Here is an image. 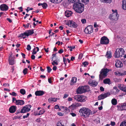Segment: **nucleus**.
<instances>
[{"label":"nucleus","instance_id":"obj_50","mask_svg":"<svg viewBox=\"0 0 126 126\" xmlns=\"http://www.w3.org/2000/svg\"><path fill=\"white\" fill-rule=\"evenodd\" d=\"M57 126H64L63 125L62 123L59 122L57 123Z\"/></svg>","mask_w":126,"mask_h":126},{"label":"nucleus","instance_id":"obj_58","mask_svg":"<svg viewBox=\"0 0 126 126\" xmlns=\"http://www.w3.org/2000/svg\"><path fill=\"white\" fill-rule=\"evenodd\" d=\"M97 23L95 22L94 23V28H95L97 27H99V25L97 24Z\"/></svg>","mask_w":126,"mask_h":126},{"label":"nucleus","instance_id":"obj_47","mask_svg":"<svg viewBox=\"0 0 126 126\" xmlns=\"http://www.w3.org/2000/svg\"><path fill=\"white\" fill-rule=\"evenodd\" d=\"M54 100V98H49L48 99V101L49 103H51L52 101Z\"/></svg>","mask_w":126,"mask_h":126},{"label":"nucleus","instance_id":"obj_63","mask_svg":"<svg viewBox=\"0 0 126 126\" xmlns=\"http://www.w3.org/2000/svg\"><path fill=\"white\" fill-rule=\"evenodd\" d=\"M31 57L32 59L34 60L35 59V56L34 55H32Z\"/></svg>","mask_w":126,"mask_h":126},{"label":"nucleus","instance_id":"obj_2","mask_svg":"<svg viewBox=\"0 0 126 126\" xmlns=\"http://www.w3.org/2000/svg\"><path fill=\"white\" fill-rule=\"evenodd\" d=\"M73 7L76 12L77 13L81 14L83 11L84 6L82 3H76L74 4Z\"/></svg>","mask_w":126,"mask_h":126},{"label":"nucleus","instance_id":"obj_35","mask_svg":"<svg viewBox=\"0 0 126 126\" xmlns=\"http://www.w3.org/2000/svg\"><path fill=\"white\" fill-rule=\"evenodd\" d=\"M42 6L43 8L44 9H46L47 7V5L46 3H42Z\"/></svg>","mask_w":126,"mask_h":126},{"label":"nucleus","instance_id":"obj_44","mask_svg":"<svg viewBox=\"0 0 126 126\" xmlns=\"http://www.w3.org/2000/svg\"><path fill=\"white\" fill-rule=\"evenodd\" d=\"M72 2L74 3H79L80 2L79 0H72Z\"/></svg>","mask_w":126,"mask_h":126},{"label":"nucleus","instance_id":"obj_23","mask_svg":"<svg viewBox=\"0 0 126 126\" xmlns=\"http://www.w3.org/2000/svg\"><path fill=\"white\" fill-rule=\"evenodd\" d=\"M57 53L55 54H53L52 55V61H58L59 60L57 58V57L56 56V54Z\"/></svg>","mask_w":126,"mask_h":126},{"label":"nucleus","instance_id":"obj_14","mask_svg":"<svg viewBox=\"0 0 126 126\" xmlns=\"http://www.w3.org/2000/svg\"><path fill=\"white\" fill-rule=\"evenodd\" d=\"M0 8L1 10L6 11L8 10V7L7 5L4 4L0 5Z\"/></svg>","mask_w":126,"mask_h":126},{"label":"nucleus","instance_id":"obj_54","mask_svg":"<svg viewBox=\"0 0 126 126\" xmlns=\"http://www.w3.org/2000/svg\"><path fill=\"white\" fill-rule=\"evenodd\" d=\"M115 122H114L111 121L110 125L112 126H114L115 125Z\"/></svg>","mask_w":126,"mask_h":126},{"label":"nucleus","instance_id":"obj_20","mask_svg":"<svg viewBox=\"0 0 126 126\" xmlns=\"http://www.w3.org/2000/svg\"><path fill=\"white\" fill-rule=\"evenodd\" d=\"M9 61L10 64L12 65L15 64L14 60L12 58H11V55L9 57Z\"/></svg>","mask_w":126,"mask_h":126},{"label":"nucleus","instance_id":"obj_1","mask_svg":"<svg viewBox=\"0 0 126 126\" xmlns=\"http://www.w3.org/2000/svg\"><path fill=\"white\" fill-rule=\"evenodd\" d=\"M80 115L85 118L88 117L90 114L92 115L94 114L95 112H93L87 108L82 107L79 110Z\"/></svg>","mask_w":126,"mask_h":126},{"label":"nucleus","instance_id":"obj_33","mask_svg":"<svg viewBox=\"0 0 126 126\" xmlns=\"http://www.w3.org/2000/svg\"><path fill=\"white\" fill-rule=\"evenodd\" d=\"M45 111L44 109H42L39 111V112L38 114V115H40L43 114L45 112Z\"/></svg>","mask_w":126,"mask_h":126},{"label":"nucleus","instance_id":"obj_28","mask_svg":"<svg viewBox=\"0 0 126 126\" xmlns=\"http://www.w3.org/2000/svg\"><path fill=\"white\" fill-rule=\"evenodd\" d=\"M50 2L55 3H60L63 0H49Z\"/></svg>","mask_w":126,"mask_h":126},{"label":"nucleus","instance_id":"obj_55","mask_svg":"<svg viewBox=\"0 0 126 126\" xmlns=\"http://www.w3.org/2000/svg\"><path fill=\"white\" fill-rule=\"evenodd\" d=\"M81 22L83 24H84L86 23V20L85 19H83L81 20Z\"/></svg>","mask_w":126,"mask_h":126},{"label":"nucleus","instance_id":"obj_30","mask_svg":"<svg viewBox=\"0 0 126 126\" xmlns=\"http://www.w3.org/2000/svg\"><path fill=\"white\" fill-rule=\"evenodd\" d=\"M100 1L104 3H110L112 1V0H100Z\"/></svg>","mask_w":126,"mask_h":126},{"label":"nucleus","instance_id":"obj_49","mask_svg":"<svg viewBox=\"0 0 126 126\" xmlns=\"http://www.w3.org/2000/svg\"><path fill=\"white\" fill-rule=\"evenodd\" d=\"M26 49L28 51L30 50L31 49V46L29 45H28L27 46Z\"/></svg>","mask_w":126,"mask_h":126},{"label":"nucleus","instance_id":"obj_22","mask_svg":"<svg viewBox=\"0 0 126 126\" xmlns=\"http://www.w3.org/2000/svg\"><path fill=\"white\" fill-rule=\"evenodd\" d=\"M77 81V78L75 77H73L72 78L70 83L71 85H74L76 83Z\"/></svg>","mask_w":126,"mask_h":126},{"label":"nucleus","instance_id":"obj_4","mask_svg":"<svg viewBox=\"0 0 126 126\" xmlns=\"http://www.w3.org/2000/svg\"><path fill=\"white\" fill-rule=\"evenodd\" d=\"M112 11L113 13L110 14L109 16V18L111 20H117L118 19L119 15L118 14L117 10H116L114 11L113 10H112Z\"/></svg>","mask_w":126,"mask_h":126},{"label":"nucleus","instance_id":"obj_16","mask_svg":"<svg viewBox=\"0 0 126 126\" xmlns=\"http://www.w3.org/2000/svg\"><path fill=\"white\" fill-rule=\"evenodd\" d=\"M45 92L43 91H37L35 92V94L36 96H41L45 94Z\"/></svg>","mask_w":126,"mask_h":126},{"label":"nucleus","instance_id":"obj_13","mask_svg":"<svg viewBox=\"0 0 126 126\" xmlns=\"http://www.w3.org/2000/svg\"><path fill=\"white\" fill-rule=\"evenodd\" d=\"M115 66L117 68L121 67L123 66V63L121 61L117 60L116 61Z\"/></svg>","mask_w":126,"mask_h":126},{"label":"nucleus","instance_id":"obj_64","mask_svg":"<svg viewBox=\"0 0 126 126\" xmlns=\"http://www.w3.org/2000/svg\"><path fill=\"white\" fill-rule=\"evenodd\" d=\"M57 114L60 116H63V114L61 112H57Z\"/></svg>","mask_w":126,"mask_h":126},{"label":"nucleus","instance_id":"obj_6","mask_svg":"<svg viewBox=\"0 0 126 126\" xmlns=\"http://www.w3.org/2000/svg\"><path fill=\"white\" fill-rule=\"evenodd\" d=\"M75 99L78 102H84L87 99V97L82 95H77L74 96Z\"/></svg>","mask_w":126,"mask_h":126},{"label":"nucleus","instance_id":"obj_39","mask_svg":"<svg viewBox=\"0 0 126 126\" xmlns=\"http://www.w3.org/2000/svg\"><path fill=\"white\" fill-rule=\"evenodd\" d=\"M82 2L85 3V4H87L89 2V0H81Z\"/></svg>","mask_w":126,"mask_h":126},{"label":"nucleus","instance_id":"obj_61","mask_svg":"<svg viewBox=\"0 0 126 126\" xmlns=\"http://www.w3.org/2000/svg\"><path fill=\"white\" fill-rule=\"evenodd\" d=\"M100 90L101 91H104V88L102 86H101L100 88Z\"/></svg>","mask_w":126,"mask_h":126},{"label":"nucleus","instance_id":"obj_12","mask_svg":"<svg viewBox=\"0 0 126 126\" xmlns=\"http://www.w3.org/2000/svg\"><path fill=\"white\" fill-rule=\"evenodd\" d=\"M117 51H118V53H119V55L118 56L117 54H116V57H122L123 56V55H124L125 51L124 50V49L123 48H118V50Z\"/></svg>","mask_w":126,"mask_h":126},{"label":"nucleus","instance_id":"obj_57","mask_svg":"<svg viewBox=\"0 0 126 126\" xmlns=\"http://www.w3.org/2000/svg\"><path fill=\"white\" fill-rule=\"evenodd\" d=\"M69 95L68 94H64V96L63 97V98L64 99L65 98H66L68 97V96Z\"/></svg>","mask_w":126,"mask_h":126},{"label":"nucleus","instance_id":"obj_32","mask_svg":"<svg viewBox=\"0 0 126 126\" xmlns=\"http://www.w3.org/2000/svg\"><path fill=\"white\" fill-rule=\"evenodd\" d=\"M122 107H123L122 104L117 106V107L119 110H123V108Z\"/></svg>","mask_w":126,"mask_h":126},{"label":"nucleus","instance_id":"obj_45","mask_svg":"<svg viewBox=\"0 0 126 126\" xmlns=\"http://www.w3.org/2000/svg\"><path fill=\"white\" fill-rule=\"evenodd\" d=\"M9 94L14 96H16L17 95V94L14 92H13L12 93H10Z\"/></svg>","mask_w":126,"mask_h":126},{"label":"nucleus","instance_id":"obj_19","mask_svg":"<svg viewBox=\"0 0 126 126\" xmlns=\"http://www.w3.org/2000/svg\"><path fill=\"white\" fill-rule=\"evenodd\" d=\"M77 92L78 94H81L84 93L82 86L79 87L77 90Z\"/></svg>","mask_w":126,"mask_h":126},{"label":"nucleus","instance_id":"obj_18","mask_svg":"<svg viewBox=\"0 0 126 126\" xmlns=\"http://www.w3.org/2000/svg\"><path fill=\"white\" fill-rule=\"evenodd\" d=\"M82 86L84 93L89 91L90 87L88 85Z\"/></svg>","mask_w":126,"mask_h":126},{"label":"nucleus","instance_id":"obj_27","mask_svg":"<svg viewBox=\"0 0 126 126\" xmlns=\"http://www.w3.org/2000/svg\"><path fill=\"white\" fill-rule=\"evenodd\" d=\"M106 56L108 59H110L112 57L111 52L110 51H107Z\"/></svg>","mask_w":126,"mask_h":126},{"label":"nucleus","instance_id":"obj_36","mask_svg":"<svg viewBox=\"0 0 126 126\" xmlns=\"http://www.w3.org/2000/svg\"><path fill=\"white\" fill-rule=\"evenodd\" d=\"M118 50V48H117L116 49V50L115 51V53H114V57L115 58H118L119 57H116V54H117V55H119V53H118V51H117Z\"/></svg>","mask_w":126,"mask_h":126},{"label":"nucleus","instance_id":"obj_38","mask_svg":"<svg viewBox=\"0 0 126 126\" xmlns=\"http://www.w3.org/2000/svg\"><path fill=\"white\" fill-rule=\"evenodd\" d=\"M122 108H123V110H126V103L122 104Z\"/></svg>","mask_w":126,"mask_h":126},{"label":"nucleus","instance_id":"obj_3","mask_svg":"<svg viewBox=\"0 0 126 126\" xmlns=\"http://www.w3.org/2000/svg\"><path fill=\"white\" fill-rule=\"evenodd\" d=\"M109 71V70L107 68L102 69L100 72L99 79L102 80L103 78H105L107 76V73Z\"/></svg>","mask_w":126,"mask_h":126},{"label":"nucleus","instance_id":"obj_24","mask_svg":"<svg viewBox=\"0 0 126 126\" xmlns=\"http://www.w3.org/2000/svg\"><path fill=\"white\" fill-rule=\"evenodd\" d=\"M122 7L123 9L126 10V0H122Z\"/></svg>","mask_w":126,"mask_h":126},{"label":"nucleus","instance_id":"obj_43","mask_svg":"<svg viewBox=\"0 0 126 126\" xmlns=\"http://www.w3.org/2000/svg\"><path fill=\"white\" fill-rule=\"evenodd\" d=\"M30 24V23H28L26 24H23V26L25 28H28L29 26V25Z\"/></svg>","mask_w":126,"mask_h":126},{"label":"nucleus","instance_id":"obj_17","mask_svg":"<svg viewBox=\"0 0 126 126\" xmlns=\"http://www.w3.org/2000/svg\"><path fill=\"white\" fill-rule=\"evenodd\" d=\"M15 103L16 105H22L25 104V102L22 100H16V102Z\"/></svg>","mask_w":126,"mask_h":126},{"label":"nucleus","instance_id":"obj_5","mask_svg":"<svg viewBox=\"0 0 126 126\" xmlns=\"http://www.w3.org/2000/svg\"><path fill=\"white\" fill-rule=\"evenodd\" d=\"M33 30H30L26 31L25 32L19 35V37L22 38L23 39L26 38V36L28 37L29 35H32L34 33Z\"/></svg>","mask_w":126,"mask_h":126},{"label":"nucleus","instance_id":"obj_42","mask_svg":"<svg viewBox=\"0 0 126 126\" xmlns=\"http://www.w3.org/2000/svg\"><path fill=\"white\" fill-rule=\"evenodd\" d=\"M66 59L65 58L63 57V62H64V63L65 64V66H66V64H67V62L66 61Z\"/></svg>","mask_w":126,"mask_h":126},{"label":"nucleus","instance_id":"obj_34","mask_svg":"<svg viewBox=\"0 0 126 126\" xmlns=\"http://www.w3.org/2000/svg\"><path fill=\"white\" fill-rule=\"evenodd\" d=\"M20 93L23 95L25 94L26 91L24 89H21L20 90Z\"/></svg>","mask_w":126,"mask_h":126},{"label":"nucleus","instance_id":"obj_59","mask_svg":"<svg viewBox=\"0 0 126 126\" xmlns=\"http://www.w3.org/2000/svg\"><path fill=\"white\" fill-rule=\"evenodd\" d=\"M70 113L73 117L75 116L76 115V114L73 112Z\"/></svg>","mask_w":126,"mask_h":126},{"label":"nucleus","instance_id":"obj_40","mask_svg":"<svg viewBox=\"0 0 126 126\" xmlns=\"http://www.w3.org/2000/svg\"><path fill=\"white\" fill-rule=\"evenodd\" d=\"M28 69L27 68H25L23 70V72L24 75H25L27 73Z\"/></svg>","mask_w":126,"mask_h":126},{"label":"nucleus","instance_id":"obj_15","mask_svg":"<svg viewBox=\"0 0 126 126\" xmlns=\"http://www.w3.org/2000/svg\"><path fill=\"white\" fill-rule=\"evenodd\" d=\"M16 107L15 106H12L9 108V111L10 113H14L16 111Z\"/></svg>","mask_w":126,"mask_h":126},{"label":"nucleus","instance_id":"obj_37","mask_svg":"<svg viewBox=\"0 0 126 126\" xmlns=\"http://www.w3.org/2000/svg\"><path fill=\"white\" fill-rule=\"evenodd\" d=\"M120 126H126V121L122 122Z\"/></svg>","mask_w":126,"mask_h":126},{"label":"nucleus","instance_id":"obj_53","mask_svg":"<svg viewBox=\"0 0 126 126\" xmlns=\"http://www.w3.org/2000/svg\"><path fill=\"white\" fill-rule=\"evenodd\" d=\"M63 50L62 49H61L59 50L58 52L60 54H61L63 52Z\"/></svg>","mask_w":126,"mask_h":126},{"label":"nucleus","instance_id":"obj_7","mask_svg":"<svg viewBox=\"0 0 126 126\" xmlns=\"http://www.w3.org/2000/svg\"><path fill=\"white\" fill-rule=\"evenodd\" d=\"M32 106L30 105H26L23 107L21 110V113H24L28 112L30 111Z\"/></svg>","mask_w":126,"mask_h":126},{"label":"nucleus","instance_id":"obj_60","mask_svg":"<svg viewBox=\"0 0 126 126\" xmlns=\"http://www.w3.org/2000/svg\"><path fill=\"white\" fill-rule=\"evenodd\" d=\"M3 86L4 87H6V86H9V84L8 83H4L3 84Z\"/></svg>","mask_w":126,"mask_h":126},{"label":"nucleus","instance_id":"obj_31","mask_svg":"<svg viewBox=\"0 0 126 126\" xmlns=\"http://www.w3.org/2000/svg\"><path fill=\"white\" fill-rule=\"evenodd\" d=\"M112 104L114 105H116L117 104V101L115 98L112 99L111 101Z\"/></svg>","mask_w":126,"mask_h":126},{"label":"nucleus","instance_id":"obj_51","mask_svg":"<svg viewBox=\"0 0 126 126\" xmlns=\"http://www.w3.org/2000/svg\"><path fill=\"white\" fill-rule=\"evenodd\" d=\"M83 56V54L82 53H80L78 59H81L82 57Z\"/></svg>","mask_w":126,"mask_h":126},{"label":"nucleus","instance_id":"obj_21","mask_svg":"<svg viewBox=\"0 0 126 126\" xmlns=\"http://www.w3.org/2000/svg\"><path fill=\"white\" fill-rule=\"evenodd\" d=\"M72 14V12L68 10H66L65 12V16L67 17H69L71 16Z\"/></svg>","mask_w":126,"mask_h":126},{"label":"nucleus","instance_id":"obj_56","mask_svg":"<svg viewBox=\"0 0 126 126\" xmlns=\"http://www.w3.org/2000/svg\"><path fill=\"white\" fill-rule=\"evenodd\" d=\"M59 106L58 105H56L54 106V108L56 109H59Z\"/></svg>","mask_w":126,"mask_h":126},{"label":"nucleus","instance_id":"obj_29","mask_svg":"<svg viewBox=\"0 0 126 126\" xmlns=\"http://www.w3.org/2000/svg\"><path fill=\"white\" fill-rule=\"evenodd\" d=\"M110 79L107 78L104 79L103 81V82L105 84H110Z\"/></svg>","mask_w":126,"mask_h":126},{"label":"nucleus","instance_id":"obj_25","mask_svg":"<svg viewBox=\"0 0 126 126\" xmlns=\"http://www.w3.org/2000/svg\"><path fill=\"white\" fill-rule=\"evenodd\" d=\"M89 83L91 84L92 85V86L94 87L96 86L98 84V83L97 82L94 81H93L90 80L89 81Z\"/></svg>","mask_w":126,"mask_h":126},{"label":"nucleus","instance_id":"obj_9","mask_svg":"<svg viewBox=\"0 0 126 126\" xmlns=\"http://www.w3.org/2000/svg\"><path fill=\"white\" fill-rule=\"evenodd\" d=\"M93 29L92 26L89 25L86 28L84 32L86 34H90L93 32Z\"/></svg>","mask_w":126,"mask_h":126},{"label":"nucleus","instance_id":"obj_46","mask_svg":"<svg viewBox=\"0 0 126 126\" xmlns=\"http://www.w3.org/2000/svg\"><path fill=\"white\" fill-rule=\"evenodd\" d=\"M57 61H53V62H52V64L53 65H54L55 64L56 65H58V63L57 62Z\"/></svg>","mask_w":126,"mask_h":126},{"label":"nucleus","instance_id":"obj_41","mask_svg":"<svg viewBox=\"0 0 126 126\" xmlns=\"http://www.w3.org/2000/svg\"><path fill=\"white\" fill-rule=\"evenodd\" d=\"M47 68L48 73L50 72L52 70V69L49 66H47Z\"/></svg>","mask_w":126,"mask_h":126},{"label":"nucleus","instance_id":"obj_62","mask_svg":"<svg viewBox=\"0 0 126 126\" xmlns=\"http://www.w3.org/2000/svg\"><path fill=\"white\" fill-rule=\"evenodd\" d=\"M48 49H49V48L48 47H47V49L45 48H44V50L47 53L48 52V51H49Z\"/></svg>","mask_w":126,"mask_h":126},{"label":"nucleus","instance_id":"obj_26","mask_svg":"<svg viewBox=\"0 0 126 126\" xmlns=\"http://www.w3.org/2000/svg\"><path fill=\"white\" fill-rule=\"evenodd\" d=\"M119 90H118L116 87H114L113 90V93L114 94H116L117 93L119 92Z\"/></svg>","mask_w":126,"mask_h":126},{"label":"nucleus","instance_id":"obj_8","mask_svg":"<svg viewBox=\"0 0 126 126\" xmlns=\"http://www.w3.org/2000/svg\"><path fill=\"white\" fill-rule=\"evenodd\" d=\"M109 42V40L106 37L104 36L101 38L100 40V43L101 44H108Z\"/></svg>","mask_w":126,"mask_h":126},{"label":"nucleus","instance_id":"obj_10","mask_svg":"<svg viewBox=\"0 0 126 126\" xmlns=\"http://www.w3.org/2000/svg\"><path fill=\"white\" fill-rule=\"evenodd\" d=\"M110 95V92H107L104 94H101L100 95L98 96V100H100L101 99H103L109 96Z\"/></svg>","mask_w":126,"mask_h":126},{"label":"nucleus","instance_id":"obj_52","mask_svg":"<svg viewBox=\"0 0 126 126\" xmlns=\"http://www.w3.org/2000/svg\"><path fill=\"white\" fill-rule=\"evenodd\" d=\"M30 115V114L29 113H27V115H24L23 116V119H25L26 118H27Z\"/></svg>","mask_w":126,"mask_h":126},{"label":"nucleus","instance_id":"obj_48","mask_svg":"<svg viewBox=\"0 0 126 126\" xmlns=\"http://www.w3.org/2000/svg\"><path fill=\"white\" fill-rule=\"evenodd\" d=\"M82 64L84 66V67H85L87 65H88V63L86 62H84L82 63Z\"/></svg>","mask_w":126,"mask_h":126},{"label":"nucleus","instance_id":"obj_11","mask_svg":"<svg viewBox=\"0 0 126 126\" xmlns=\"http://www.w3.org/2000/svg\"><path fill=\"white\" fill-rule=\"evenodd\" d=\"M67 25L71 27H72L74 28H76L78 27L76 23L72 20H69L67 23Z\"/></svg>","mask_w":126,"mask_h":126}]
</instances>
